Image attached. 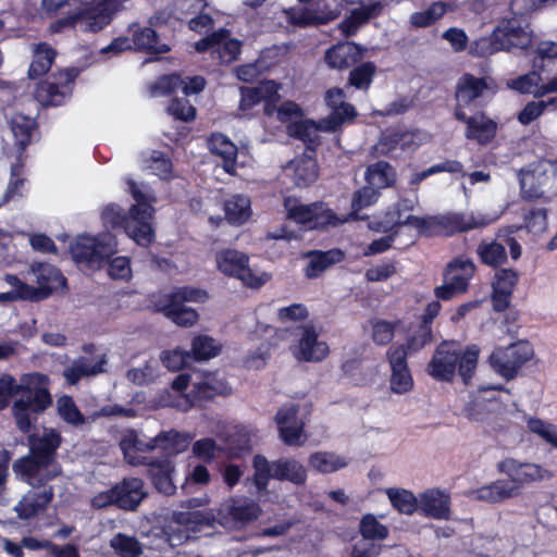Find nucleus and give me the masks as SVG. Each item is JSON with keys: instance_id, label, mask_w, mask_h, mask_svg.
Segmentation results:
<instances>
[{"instance_id": "obj_1", "label": "nucleus", "mask_w": 557, "mask_h": 557, "mask_svg": "<svg viewBox=\"0 0 557 557\" xmlns=\"http://www.w3.org/2000/svg\"><path fill=\"white\" fill-rule=\"evenodd\" d=\"M62 444L61 434L49 429L39 435L28 434V453L13 461L15 476L34 488L48 487V483L62 474L58 462V449Z\"/></svg>"}, {"instance_id": "obj_2", "label": "nucleus", "mask_w": 557, "mask_h": 557, "mask_svg": "<svg viewBox=\"0 0 557 557\" xmlns=\"http://www.w3.org/2000/svg\"><path fill=\"white\" fill-rule=\"evenodd\" d=\"M126 185L135 203L127 213L119 205L110 203L101 213L102 220L112 227H122L136 244L148 247L154 238L151 225L154 208L133 178H126Z\"/></svg>"}, {"instance_id": "obj_3", "label": "nucleus", "mask_w": 557, "mask_h": 557, "mask_svg": "<svg viewBox=\"0 0 557 557\" xmlns=\"http://www.w3.org/2000/svg\"><path fill=\"white\" fill-rule=\"evenodd\" d=\"M50 379L47 374L32 372L23 374L17 385V398L12 405V414L17 429L26 434L32 431L39 414L51 405Z\"/></svg>"}, {"instance_id": "obj_4", "label": "nucleus", "mask_w": 557, "mask_h": 557, "mask_svg": "<svg viewBox=\"0 0 557 557\" xmlns=\"http://www.w3.org/2000/svg\"><path fill=\"white\" fill-rule=\"evenodd\" d=\"M480 349L476 345L467 346L461 350L456 342H442L428 363V373L440 382H453L456 370L468 385L475 372Z\"/></svg>"}, {"instance_id": "obj_5", "label": "nucleus", "mask_w": 557, "mask_h": 557, "mask_svg": "<svg viewBox=\"0 0 557 557\" xmlns=\"http://www.w3.org/2000/svg\"><path fill=\"white\" fill-rule=\"evenodd\" d=\"M532 42V32L527 30L519 18L509 17L502 18L488 36L476 39L471 49L475 55L481 58L499 51L529 54Z\"/></svg>"}, {"instance_id": "obj_6", "label": "nucleus", "mask_w": 557, "mask_h": 557, "mask_svg": "<svg viewBox=\"0 0 557 557\" xmlns=\"http://www.w3.org/2000/svg\"><path fill=\"white\" fill-rule=\"evenodd\" d=\"M252 483L258 493L268 491L271 479L288 481L296 485H302L307 480L306 469L295 459L280 458L269 461L265 456L256 454L252 458Z\"/></svg>"}, {"instance_id": "obj_7", "label": "nucleus", "mask_w": 557, "mask_h": 557, "mask_svg": "<svg viewBox=\"0 0 557 557\" xmlns=\"http://www.w3.org/2000/svg\"><path fill=\"white\" fill-rule=\"evenodd\" d=\"M73 260L91 270L101 269L116 252L115 244L106 236H78L70 246Z\"/></svg>"}, {"instance_id": "obj_8", "label": "nucleus", "mask_w": 557, "mask_h": 557, "mask_svg": "<svg viewBox=\"0 0 557 557\" xmlns=\"http://www.w3.org/2000/svg\"><path fill=\"white\" fill-rule=\"evenodd\" d=\"M533 355V347L528 341H518L507 347L496 348L490 356V363L499 375L512 380Z\"/></svg>"}, {"instance_id": "obj_9", "label": "nucleus", "mask_w": 557, "mask_h": 557, "mask_svg": "<svg viewBox=\"0 0 557 557\" xmlns=\"http://www.w3.org/2000/svg\"><path fill=\"white\" fill-rule=\"evenodd\" d=\"M454 117L466 125V139L479 146H488L496 138L498 123L482 110L472 115H468L465 110L454 111Z\"/></svg>"}, {"instance_id": "obj_10", "label": "nucleus", "mask_w": 557, "mask_h": 557, "mask_svg": "<svg viewBox=\"0 0 557 557\" xmlns=\"http://www.w3.org/2000/svg\"><path fill=\"white\" fill-rule=\"evenodd\" d=\"M77 75L76 69L58 71L38 85L37 97L45 106L57 107L63 104Z\"/></svg>"}, {"instance_id": "obj_11", "label": "nucleus", "mask_w": 557, "mask_h": 557, "mask_svg": "<svg viewBox=\"0 0 557 557\" xmlns=\"http://www.w3.org/2000/svg\"><path fill=\"white\" fill-rule=\"evenodd\" d=\"M219 513L222 516V524H231L236 529H242L258 520L262 513V508L251 498L245 496L231 497L223 504Z\"/></svg>"}, {"instance_id": "obj_12", "label": "nucleus", "mask_w": 557, "mask_h": 557, "mask_svg": "<svg viewBox=\"0 0 557 557\" xmlns=\"http://www.w3.org/2000/svg\"><path fill=\"white\" fill-rule=\"evenodd\" d=\"M126 0H100L97 3L78 10L79 23L84 24V30L98 33L106 28L115 14L124 9Z\"/></svg>"}, {"instance_id": "obj_13", "label": "nucleus", "mask_w": 557, "mask_h": 557, "mask_svg": "<svg viewBox=\"0 0 557 557\" xmlns=\"http://www.w3.org/2000/svg\"><path fill=\"white\" fill-rule=\"evenodd\" d=\"M32 272L36 276L37 287H29L35 290L30 293L33 301H41L49 298L54 292L66 287V278L62 272L50 263L35 262L32 264Z\"/></svg>"}, {"instance_id": "obj_14", "label": "nucleus", "mask_w": 557, "mask_h": 557, "mask_svg": "<svg viewBox=\"0 0 557 557\" xmlns=\"http://www.w3.org/2000/svg\"><path fill=\"white\" fill-rule=\"evenodd\" d=\"M518 271L509 268H500L495 271L491 282V304L495 312H505L510 309L512 295L519 283Z\"/></svg>"}, {"instance_id": "obj_15", "label": "nucleus", "mask_w": 557, "mask_h": 557, "mask_svg": "<svg viewBox=\"0 0 557 557\" xmlns=\"http://www.w3.org/2000/svg\"><path fill=\"white\" fill-rule=\"evenodd\" d=\"M391 366V389L396 394H405L413 387V379L408 367V356L405 345L393 344L386 351Z\"/></svg>"}, {"instance_id": "obj_16", "label": "nucleus", "mask_w": 557, "mask_h": 557, "mask_svg": "<svg viewBox=\"0 0 557 557\" xmlns=\"http://www.w3.org/2000/svg\"><path fill=\"white\" fill-rule=\"evenodd\" d=\"M133 466L148 467L147 474L153 487L161 494L171 496L176 492L173 481L175 465L169 458H143L133 460Z\"/></svg>"}, {"instance_id": "obj_17", "label": "nucleus", "mask_w": 557, "mask_h": 557, "mask_svg": "<svg viewBox=\"0 0 557 557\" xmlns=\"http://www.w3.org/2000/svg\"><path fill=\"white\" fill-rule=\"evenodd\" d=\"M232 394V387L225 379L218 377L214 373H208L201 382L195 383L187 394L190 407L206 408L215 397H227Z\"/></svg>"}, {"instance_id": "obj_18", "label": "nucleus", "mask_w": 557, "mask_h": 557, "mask_svg": "<svg viewBox=\"0 0 557 557\" xmlns=\"http://www.w3.org/2000/svg\"><path fill=\"white\" fill-rule=\"evenodd\" d=\"M284 172L299 188L312 185L319 177V164L314 147L308 146L305 153L290 160L284 168Z\"/></svg>"}, {"instance_id": "obj_19", "label": "nucleus", "mask_w": 557, "mask_h": 557, "mask_svg": "<svg viewBox=\"0 0 557 557\" xmlns=\"http://www.w3.org/2000/svg\"><path fill=\"white\" fill-rule=\"evenodd\" d=\"M114 491L116 508L124 511H136L148 496L144 480L136 476L123 478L114 484Z\"/></svg>"}, {"instance_id": "obj_20", "label": "nucleus", "mask_w": 557, "mask_h": 557, "mask_svg": "<svg viewBox=\"0 0 557 557\" xmlns=\"http://www.w3.org/2000/svg\"><path fill=\"white\" fill-rule=\"evenodd\" d=\"M366 49L354 41H342L331 46L324 53V62L330 69L346 70L359 63Z\"/></svg>"}, {"instance_id": "obj_21", "label": "nucleus", "mask_w": 557, "mask_h": 557, "mask_svg": "<svg viewBox=\"0 0 557 557\" xmlns=\"http://www.w3.org/2000/svg\"><path fill=\"white\" fill-rule=\"evenodd\" d=\"M301 336L293 354L298 361L319 362L325 359L330 352L325 342L318 339V333L312 325L301 326Z\"/></svg>"}, {"instance_id": "obj_22", "label": "nucleus", "mask_w": 557, "mask_h": 557, "mask_svg": "<svg viewBox=\"0 0 557 557\" xmlns=\"http://www.w3.org/2000/svg\"><path fill=\"white\" fill-rule=\"evenodd\" d=\"M499 473L509 478V483L517 486V495L522 485L532 483L542 478L541 467L535 463L520 462L515 458H506L497 463Z\"/></svg>"}, {"instance_id": "obj_23", "label": "nucleus", "mask_w": 557, "mask_h": 557, "mask_svg": "<svg viewBox=\"0 0 557 557\" xmlns=\"http://www.w3.org/2000/svg\"><path fill=\"white\" fill-rule=\"evenodd\" d=\"M488 88L485 77H475L473 74L465 73L457 82L455 88L454 111L469 108Z\"/></svg>"}, {"instance_id": "obj_24", "label": "nucleus", "mask_w": 557, "mask_h": 557, "mask_svg": "<svg viewBox=\"0 0 557 557\" xmlns=\"http://www.w3.org/2000/svg\"><path fill=\"white\" fill-rule=\"evenodd\" d=\"M476 265L466 255L453 258L443 270V280L448 281L463 289H469L470 282L475 275Z\"/></svg>"}, {"instance_id": "obj_25", "label": "nucleus", "mask_w": 557, "mask_h": 557, "mask_svg": "<svg viewBox=\"0 0 557 557\" xmlns=\"http://www.w3.org/2000/svg\"><path fill=\"white\" fill-rule=\"evenodd\" d=\"M384 9L382 1H374L360 8L352 9L346 16L339 27L347 37L355 35L358 29L367 24L370 20L379 17Z\"/></svg>"}, {"instance_id": "obj_26", "label": "nucleus", "mask_w": 557, "mask_h": 557, "mask_svg": "<svg viewBox=\"0 0 557 557\" xmlns=\"http://www.w3.org/2000/svg\"><path fill=\"white\" fill-rule=\"evenodd\" d=\"M132 32V42L135 51L145 52L147 54H163L171 49L166 44H161L159 35L151 27H140L138 24L129 26Z\"/></svg>"}, {"instance_id": "obj_27", "label": "nucleus", "mask_w": 557, "mask_h": 557, "mask_svg": "<svg viewBox=\"0 0 557 557\" xmlns=\"http://www.w3.org/2000/svg\"><path fill=\"white\" fill-rule=\"evenodd\" d=\"M53 497V486L45 487L38 492H29L17 503L15 511L21 519L34 518L48 507Z\"/></svg>"}, {"instance_id": "obj_28", "label": "nucleus", "mask_w": 557, "mask_h": 557, "mask_svg": "<svg viewBox=\"0 0 557 557\" xmlns=\"http://www.w3.org/2000/svg\"><path fill=\"white\" fill-rule=\"evenodd\" d=\"M208 146L212 154L222 159V168L227 174H235L237 168L238 149L225 135L212 134L208 139Z\"/></svg>"}, {"instance_id": "obj_29", "label": "nucleus", "mask_w": 557, "mask_h": 557, "mask_svg": "<svg viewBox=\"0 0 557 557\" xmlns=\"http://www.w3.org/2000/svg\"><path fill=\"white\" fill-rule=\"evenodd\" d=\"M307 257L309 262L305 268V275L308 278H317L331 265L342 262L345 259V252L339 248L326 251L311 250Z\"/></svg>"}, {"instance_id": "obj_30", "label": "nucleus", "mask_w": 557, "mask_h": 557, "mask_svg": "<svg viewBox=\"0 0 557 557\" xmlns=\"http://www.w3.org/2000/svg\"><path fill=\"white\" fill-rule=\"evenodd\" d=\"M240 96L239 109L247 111L262 101H274L277 97V85L273 81H264L255 87H242Z\"/></svg>"}, {"instance_id": "obj_31", "label": "nucleus", "mask_w": 557, "mask_h": 557, "mask_svg": "<svg viewBox=\"0 0 557 557\" xmlns=\"http://www.w3.org/2000/svg\"><path fill=\"white\" fill-rule=\"evenodd\" d=\"M549 177L545 171L539 169L530 171H520V194L523 200L535 201L544 197V187L547 185Z\"/></svg>"}, {"instance_id": "obj_32", "label": "nucleus", "mask_w": 557, "mask_h": 557, "mask_svg": "<svg viewBox=\"0 0 557 557\" xmlns=\"http://www.w3.org/2000/svg\"><path fill=\"white\" fill-rule=\"evenodd\" d=\"M154 437L156 448H159L162 453L160 458H169L170 460L184 453L191 441V436L189 434L178 432L174 429L170 431H162Z\"/></svg>"}, {"instance_id": "obj_33", "label": "nucleus", "mask_w": 557, "mask_h": 557, "mask_svg": "<svg viewBox=\"0 0 557 557\" xmlns=\"http://www.w3.org/2000/svg\"><path fill=\"white\" fill-rule=\"evenodd\" d=\"M156 308L157 311L163 313L164 317L178 326H191L197 323L199 319L197 310L163 298H159L156 302Z\"/></svg>"}, {"instance_id": "obj_34", "label": "nucleus", "mask_w": 557, "mask_h": 557, "mask_svg": "<svg viewBox=\"0 0 557 557\" xmlns=\"http://www.w3.org/2000/svg\"><path fill=\"white\" fill-rule=\"evenodd\" d=\"M474 498L490 504L502 503L517 496V486L507 480H496L473 491Z\"/></svg>"}, {"instance_id": "obj_35", "label": "nucleus", "mask_w": 557, "mask_h": 557, "mask_svg": "<svg viewBox=\"0 0 557 557\" xmlns=\"http://www.w3.org/2000/svg\"><path fill=\"white\" fill-rule=\"evenodd\" d=\"M57 51L47 42H39L35 46L34 58L28 67V77L30 79L39 78L46 75L52 66Z\"/></svg>"}, {"instance_id": "obj_36", "label": "nucleus", "mask_w": 557, "mask_h": 557, "mask_svg": "<svg viewBox=\"0 0 557 557\" xmlns=\"http://www.w3.org/2000/svg\"><path fill=\"white\" fill-rule=\"evenodd\" d=\"M366 181L373 188L380 190L391 187L396 182V172L386 161H376L366 170Z\"/></svg>"}, {"instance_id": "obj_37", "label": "nucleus", "mask_w": 557, "mask_h": 557, "mask_svg": "<svg viewBox=\"0 0 557 557\" xmlns=\"http://www.w3.org/2000/svg\"><path fill=\"white\" fill-rule=\"evenodd\" d=\"M10 125L15 139V146L22 154L32 143L33 132L37 123L34 119L23 113H16L12 116Z\"/></svg>"}, {"instance_id": "obj_38", "label": "nucleus", "mask_w": 557, "mask_h": 557, "mask_svg": "<svg viewBox=\"0 0 557 557\" xmlns=\"http://www.w3.org/2000/svg\"><path fill=\"white\" fill-rule=\"evenodd\" d=\"M421 509L428 517L447 519L449 517V497L440 491H428L422 495Z\"/></svg>"}, {"instance_id": "obj_39", "label": "nucleus", "mask_w": 557, "mask_h": 557, "mask_svg": "<svg viewBox=\"0 0 557 557\" xmlns=\"http://www.w3.org/2000/svg\"><path fill=\"white\" fill-rule=\"evenodd\" d=\"M216 267L227 276L237 277L243 272L245 263H249V257L235 249H224L216 252Z\"/></svg>"}, {"instance_id": "obj_40", "label": "nucleus", "mask_w": 557, "mask_h": 557, "mask_svg": "<svg viewBox=\"0 0 557 557\" xmlns=\"http://www.w3.org/2000/svg\"><path fill=\"white\" fill-rule=\"evenodd\" d=\"M104 363V358H101L97 362H91L90 359L82 357L75 360L72 366L65 368L63 375L69 384L75 385L83 377L96 375L103 372Z\"/></svg>"}, {"instance_id": "obj_41", "label": "nucleus", "mask_w": 557, "mask_h": 557, "mask_svg": "<svg viewBox=\"0 0 557 557\" xmlns=\"http://www.w3.org/2000/svg\"><path fill=\"white\" fill-rule=\"evenodd\" d=\"M476 255L482 264L495 270L500 269L508 259L505 246L496 240H482L476 247Z\"/></svg>"}, {"instance_id": "obj_42", "label": "nucleus", "mask_w": 557, "mask_h": 557, "mask_svg": "<svg viewBox=\"0 0 557 557\" xmlns=\"http://www.w3.org/2000/svg\"><path fill=\"white\" fill-rule=\"evenodd\" d=\"M124 457L129 465L133 466V460L149 458L148 456H140L138 453H149L156 449V437L148 441L141 440L135 432L123 437L120 443Z\"/></svg>"}, {"instance_id": "obj_43", "label": "nucleus", "mask_w": 557, "mask_h": 557, "mask_svg": "<svg viewBox=\"0 0 557 557\" xmlns=\"http://www.w3.org/2000/svg\"><path fill=\"white\" fill-rule=\"evenodd\" d=\"M349 72L346 87L368 91L376 74V65L372 61L357 63Z\"/></svg>"}, {"instance_id": "obj_44", "label": "nucleus", "mask_w": 557, "mask_h": 557, "mask_svg": "<svg viewBox=\"0 0 557 557\" xmlns=\"http://www.w3.org/2000/svg\"><path fill=\"white\" fill-rule=\"evenodd\" d=\"M225 218L231 224L242 225L251 214L250 199L244 195H233L224 202Z\"/></svg>"}, {"instance_id": "obj_45", "label": "nucleus", "mask_w": 557, "mask_h": 557, "mask_svg": "<svg viewBox=\"0 0 557 557\" xmlns=\"http://www.w3.org/2000/svg\"><path fill=\"white\" fill-rule=\"evenodd\" d=\"M488 224L484 218H474L473 215L467 216L463 214H450L443 216L438 221V225L448 231L449 234L462 233L474 228H481Z\"/></svg>"}, {"instance_id": "obj_46", "label": "nucleus", "mask_w": 557, "mask_h": 557, "mask_svg": "<svg viewBox=\"0 0 557 557\" xmlns=\"http://www.w3.org/2000/svg\"><path fill=\"white\" fill-rule=\"evenodd\" d=\"M221 350V344H219L213 337L199 334L191 341L189 355L195 361H206L220 355Z\"/></svg>"}, {"instance_id": "obj_47", "label": "nucleus", "mask_w": 557, "mask_h": 557, "mask_svg": "<svg viewBox=\"0 0 557 557\" xmlns=\"http://www.w3.org/2000/svg\"><path fill=\"white\" fill-rule=\"evenodd\" d=\"M530 61L532 67L544 72L546 65L557 59V42L553 40H542L537 42L535 48L533 46L529 49Z\"/></svg>"}, {"instance_id": "obj_48", "label": "nucleus", "mask_w": 557, "mask_h": 557, "mask_svg": "<svg viewBox=\"0 0 557 557\" xmlns=\"http://www.w3.org/2000/svg\"><path fill=\"white\" fill-rule=\"evenodd\" d=\"M380 196V190L373 188L369 184L357 189L352 194L349 218L355 221L359 220V212L370 206H373L379 200Z\"/></svg>"}, {"instance_id": "obj_49", "label": "nucleus", "mask_w": 557, "mask_h": 557, "mask_svg": "<svg viewBox=\"0 0 557 557\" xmlns=\"http://www.w3.org/2000/svg\"><path fill=\"white\" fill-rule=\"evenodd\" d=\"M57 410L61 419L73 426H79L86 422L85 416L70 395H62L58 398Z\"/></svg>"}, {"instance_id": "obj_50", "label": "nucleus", "mask_w": 557, "mask_h": 557, "mask_svg": "<svg viewBox=\"0 0 557 557\" xmlns=\"http://www.w3.org/2000/svg\"><path fill=\"white\" fill-rule=\"evenodd\" d=\"M110 546L120 557H139L143 554L141 543L135 536L121 532L110 540Z\"/></svg>"}, {"instance_id": "obj_51", "label": "nucleus", "mask_w": 557, "mask_h": 557, "mask_svg": "<svg viewBox=\"0 0 557 557\" xmlns=\"http://www.w3.org/2000/svg\"><path fill=\"white\" fill-rule=\"evenodd\" d=\"M392 506L404 515H412L418 509V500L412 492L403 488L387 490Z\"/></svg>"}, {"instance_id": "obj_52", "label": "nucleus", "mask_w": 557, "mask_h": 557, "mask_svg": "<svg viewBox=\"0 0 557 557\" xmlns=\"http://www.w3.org/2000/svg\"><path fill=\"white\" fill-rule=\"evenodd\" d=\"M369 322L372 329L371 338L377 346H386L389 344L399 325V321L389 322L379 318H373Z\"/></svg>"}, {"instance_id": "obj_53", "label": "nucleus", "mask_w": 557, "mask_h": 557, "mask_svg": "<svg viewBox=\"0 0 557 557\" xmlns=\"http://www.w3.org/2000/svg\"><path fill=\"white\" fill-rule=\"evenodd\" d=\"M412 144L413 136L408 132L400 131L384 134L379 141L381 151L386 154L397 149L405 151Z\"/></svg>"}, {"instance_id": "obj_54", "label": "nucleus", "mask_w": 557, "mask_h": 557, "mask_svg": "<svg viewBox=\"0 0 557 557\" xmlns=\"http://www.w3.org/2000/svg\"><path fill=\"white\" fill-rule=\"evenodd\" d=\"M161 298L185 305V302H205L209 298V294L207 290L198 287L181 286Z\"/></svg>"}, {"instance_id": "obj_55", "label": "nucleus", "mask_w": 557, "mask_h": 557, "mask_svg": "<svg viewBox=\"0 0 557 557\" xmlns=\"http://www.w3.org/2000/svg\"><path fill=\"white\" fill-rule=\"evenodd\" d=\"M359 533L364 540L383 541L388 536V528L372 513L364 515L359 523Z\"/></svg>"}, {"instance_id": "obj_56", "label": "nucleus", "mask_w": 557, "mask_h": 557, "mask_svg": "<svg viewBox=\"0 0 557 557\" xmlns=\"http://www.w3.org/2000/svg\"><path fill=\"white\" fill-rule=\"evenodd\" d=\"M433 341L432 326L419 322V324L408 335L405 347L407 355L409 352H417L431 344Z\"/></svg>"}, {"instance_id": "obj_57", "label": "nucleus", "mask_w": 557, "mask_h": 557, "mask_svg": "<svg viewBox=\"0 0 557 557\" xmlns=\"http://www.w3.org/2000/svg\"><path fill=\"white\" fill-rule=\"evenodd\" d=\"M309 465L321 473H332L344 468L347 463L334 454L319 451L310 456Z\"/></svg>"}, {"instance_id": "obj_58", "label": "nucleus", "mask_w": 557, "mask_h": 557, "mask_svg": "<svg viewBox=\"0 0 557 557\" xmlns=\"http://www.w3.org/2000/svg\"><path fill=\"white\" fill-rule=\"evenodd\" d=\"M357 110L354 104L343 101L337 104L326 117L325 122L327 127L332 131H336L346 122H351L357 116Z\"/></svg>"}, {"instance_id": "obj_59", "label": "nucleus", "mask_w": 557, "mask_h": 557, "mask_svg": "<svg viewBox=\"0 0 557 557\" xmlns=\"http://www.w3.org/2000/svg\"><path fill=\"white\" fill-rule=\"evenodd\" d=\"M542 72L537 69L532 67L527 74L520 75L516 78H512L509 82V87L520 94H533L539 89L542 85Z\"/></svg>"}, {"instance_id": "obj_60", "label": "nucleus", "mask_w": 557, "mask_h": 557, "mask_svg": "<svg viewBox=\"0 0 557 557\" xmlns=\"http://www.w3.org/2000/svg\"><path fill=\"white\" fill-rule=\"evenodd\" d=\"M251 438L247 432L235 431L227 437V455L230 458H242L251 451Z\"/></svg>"}, {"instance_id": "obj_61", "label": "nucleus", "mask_w": 557, "mask_h": 557, "mask_svg": "<svg viewBox=\"0 0 557 557\" xmlns=\"http://www.w3.org/2000/svg\"><path fill=\"white\" fill-rule=\"evenodd\" d=\"M145 166L160 178H169L172 173L173 164L164 152L153 150L150 157L145 159Z\"/></svg>"}, {"instance_id": "obj_62", "label": "nucleus", "mask_w": 557, "mask_h": 557, "mask_svg": "<svg viewBox=\"0 0 557 557\" xmlns=\"http://www.w3.org/2000/svg\"><path fill=\"white\" fill-rule=\"evenodd\" d=\"M284 206L288 212V218L296 223L309 225L312 222V212L317 210V202L310 205H298L297 200L285 199Z\"/></svg>"}, {"instance_id": "obj_63", "label": "nucleus", "mask_w": 557, "mask_h": 557, "mask_svg": "<svg viewBox=\"0 0 557 557\" xmlns=\"http://www.w3.org/2000/svg\"><path fill=\"white\" fill-rule=\"evenodd\" d=\"M528 429L543 441L557 448V425L546 422L540 418H530Z\"/></svg>"}, {"instance_id": "obj_64", "label": "nucleus", "mask_w": 557, "mask_h": 557, "mask_svg": "<svg viewBox=\"0 0 557 557\" xmlns=\"http://www.w3.org/2000/svg\"><path fill=\"white\" fill-rule=\"evenodd\" d=\"M183 83L184 79L178 73L163 75L151 86V92L156 96H170L181 88Z\"/></svg>"}]
</instances>
